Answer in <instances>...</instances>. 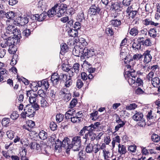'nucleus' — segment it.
Here are the masks:
<instances>
[{
  "label": "nucleus",
  "mask_w": 160,
  "mask_h": 160,
  "mask_svg": "<svg viewBox=\"0 0 160 160\" xmlns=\"http://www.w3.org/2000/svg\"><path fill=\"white\" fill-rule=\"evenodd\" d=\"M29 146L31 149L38 150L41 148L40 145L36 142H31L29 144Z\"/></svg>",
  "instance_id": "obj_20"
},
{
  "label": "nucleus",
  "mask_w": 160,
  "mask_h": 160,
  "mask_svg": "<svg viewBox=\"0 0 160 160\" xmlns=\"http://www.w3.org/2000/svg\"><path fill=\"white\" fill-rule=\"evenodd\" d=\"M70 142V140L69 138L68 137L65 138L62 142V147L67 149L69 148L68 145H69Z\"/></svg>",
  "instance_id": "obj_19"
},
{
  "label": "nucleus",
  "mask_w": 160,
  "mask_h": 160,
  "mask_svg": "<svg viewBox=\"0 0 160 160\" xmlns=\"http://www.w3.org/2000/svg\"><path fill=\"white\" fill-rule=\"evenodd\" d=\"M126 12L128 13L129 18H131L133 19L135 17L138 12L137 10H133L131 7H128L126 10Z\"/></svg>",
  "instance_id": "obj_14"
},
{
  "label": "nucleus",
  "mask_w": 160,
  "mask_h": 160,
  "mask_svg": "<svg viewBox=\"0 0 160 160\" xmlns=\"http://www.w3.org/2000/svg\"><path fill=\"white\" fill-rule=\"evenodd\" d=\"M92 147L93 152L95 153H97L100 150V145L98 144H95L92 146Z\"/></svg>",
  "instance_id": "obj_48"
},
{
  "label": "nucleus",
  "mask_w": 160,
  "mask_h": 160,
  "mask_svg": "<svg viewBox=\"0 0 160 160\" xmlns=\"http://www.w3.org/2000/svg\"><path fill=\"white\" fill-rule=\"evenodd\" d=\"M38 87H42L46 90L49 88L50 85L48 81L46 79L38 81Z\"/></svg>",
  "instance_id": "obj_13"
},
{
  "label": "nucleus",
  "mask_w": 160,
  "mask_h": 160,
  "mask_svg": "<svg viewBox=\"0 0 160 160\" xmlns=\"http://www.w3.org/2000/svg\"><path fill=\"white\" fill-rule=\"evenodd\" d=\"M83 120V118L82 117H78L75 116L72 117L71 118V121L73 123H78L81 122Z\"/></svg>",
  "instance_id": "obj_34"
},
{
  "label": "nucleus",
  "mask_w": 160,
  "mask_h": 160,
  "mask_svg": "<svg viewBox=\"0 0 160 160\" xmlns=\"http://www.w3.org/2000/svg\"><path fill=\"white\" fill-rule=\"evenodd\" d=\"M152 43L150 40L147 38L145 40H144V46L148 47L152 46Z\"/></svg>",
  "instance_id": "obj_58"
},
{
  "label": "nucleus",
  "mask_w": 160,
  "mask_h": 160,
  "mask_svg": "<svg viewBox=\"0 0 160 160\" xmlns=\"http://www.w3.org/2000/svg\"><path fill=\"white\" fill-rule=\"evenodd\" d=\"M49 127L52 130L54 131L57 129L58 126L55 122L52 121L50 123Z\"/></svg>",
  "instance_id": "obj_43"
},
{
  "label": "nucleus",
  "mask_w": 160,
  "mask_h": 160,
  "mask_svg": "<svg viewBox=\"0 0 160 160\" xmlns=\"http://www.w3.org/2000/svg\"><path fill=\"white\" fill-rule=\"evenodd\" d=\"M137 148L136 146L132 145L128 146V150L131 152H134L136 151Z\"/></svg>",
  "instance_id": "obj_60"
},
{
  "label": "nucleus",
  "mask_w": 160,
  "mask_h": 160,
  "mask_svg": "<svg viewBox=\"0 0 160 160\" xmlns=\"http://www.w3.org/2000/svg\"><path fill=\"white\" fill-rule=\"evenodd\" d=\"M101 124L100 122H96L94 123H92L89 126H85L82 128H83V130H89L88 134L91 135L95 130L98 128Z\"/></svg>",
  "instance_id": "obj_7"
},
{
  "label": "nucleus",
  "mask_w": 160,
  "mask_h": 160,
  "mask_svg": "<svg viewBox=\"0 0 160 160\" xmlns=\"http://www.w3.org/2000/svg\"><path fill=\"white\" fill-rule=\"evenodd\" d=\"M78 41H79V48L82 50L83 49V47H86L88 44V42L86 41L85 39L82 37H79Z\"/></svg>",
  "instance_id": "obj_15"
},
{
  "label": "nucleus",
  "mask_w": 160,
  "mask_h": 160,
  "mask_svg": "<svg viewBox=\"0 0 160 160\" xmlns=\"http://www.w3.org/2000/svg\"><path fill=\"white\" fill-rule=\"evenodd\" d=\"M129 55L127 56L124 58V62L125 64H132L133 61V59L130 57Z\"/></svg>",
  "instance_id": "obj_44"
},
{
  "label": "nucleus",
  "mask_w": 160,
  "mask_h": 160,
  "mask_svg": "<svg viewBox=\"0 0 160 160\" xmlns=\"http://www.w3.org/2000/svg\"><path fill=\"white\" fill-rule=\"evenodd\" d=\"M98 112L97 111H95L94 112H93L90 114V118H92V120L95 121L98 119V118L96 117L98 114Z\"/></svg>",
  "instance_id": "obj_51"
},
{
  "label": "nucleus",
  "mask_w": 160,
  "mask_h": 160,
  "mask_svg": "<svg viewBox=\"0 0 160 160\" xmlns=\"http://www.w3.org/2000/svg\"><path fill=\"white\" fill-rule=\"evenodd\" d=\"M31 105L28 104L25 107L24 111H26V114H27V116L29 118H32L34 116L36 112L31 107Z\"/></svg>",
  "instance_id": "obj_11"
},
{
  "label": "nucleus",
  "mask_w": 160,
  "mask_h": 160,
  "mask_svg": "<svg viewBox=\"0 0 160 160\" xmlns=\"http://www.w3.org/2000/svg\"><path fill=\"white\" fill-rule=\"evenodd\" d=\"M101 9V5L93 4L91 5L89 9L90 14L95 15L99 14Z\"/></svg>",
  "instance_id": "obj_8"
},
{
  "label": "nucleus",
  "mask_w": 160,
  "mask_h": 160,
  "mask_svg": "<svg viewBox=\"0 0 160 160\" xmlns=\"http://www.w3.org/2000/svg\"><path fill=\"white\" fill-rule=\"evenodd\" d=\"M15 29L14 26L12 25L8 26L6 29V34L9 35L10 34H12V32L15 30Z\"/></svg>",
  "instance_id": "obj_31"
},
{
  "label": "nucleus",
  "mask_w": 160,
  "mask_h": 160,
  "mask_svg": "<svg viewBox=\"0 0 160 160\" xmlns=\"http://www.w3.org/2000/svg\"><path fill=\"white\" fill-rule=\"evenodd\" d=\"M56 6L57 10H58V9L56 14L58 17H60L64 15H67L66 14H68V10L67 9V7L66 4H58Z\"/></svg>",
  "instance_id": "obj_5"
},
{
  "label": "nucleus",
  "mask_w": 160,
  "mask_h": 160,
  "mask_svg": "<svg viewBox=\"0 0 160 160\" xmlns=\"http://www.w3.org/2000/svg\"><path fill=\"white\" fill-rule=\"evenodd\" d=\"M76 83V86L79 89L81 88L83 85V83L81 79H78Z\"/></svg>",
  "instance_id": "obj_64"
},
{
  "label": "nucleus",
  "mask_w": 160,
  "mask_h": 160,
  "mask_svg": "<svg viewBox=\"0 0 160 160\" xmlns=\"http://www.w3.org/2000/svg\"><path fill=\"white\" fill-rule=\"evenodd\" d=\"M10 123V119L8 118H4L2 119V123L3 126L7 127Z\"/></svg>",
  "instance_id": "obj_39"
},
{
  "label": "nucleus",
  "mask_w": 160,
  "mask_h": 160,
  "mask_svg": "<svg viewBox=\"0 0 160 160\" xmlns=\"http://www.w3.org/2000/svg\"><path fill=\"white\" fill-rule=\"evenodd\" d=\"M142 113L137 112L132 116V119L136 121H138V125L140 127H144L146 125L144 118H143Z\"/></svg>",
  "instance_id": "obj_4"
},
{
  "label": "nucleus",
  "mask_w": 160,
  "mask_h": 160,
  "mask_svg": "<svg viewBox=\"0 0 160 160\" xmlns=\"http://www.w3.org/2000/svg\"><path fill=\"white\" fill-rule=\"evenodd\" d=\"M143 55L137 53L134 55L132 59L133 60H138L142 58Z\"/></svg>",
  "instance_id": "obj_62"
},
{
  "label": "nucleus",
  "mask_w": 160,
  "mask_h": 160,
  "mask_svg": "<svg viewBox=\"0 0 160 160\" xmlns=\"http://www.w3.org/2000/svg\"><path fill=\"white\" fill-rule=\"evenodd\" d=\"M144 38L143 37H139L136 40L140 44V46L142 45L144 46Z\"/></svg>",
  "instance_id": "obj_63"
},
{
  "label": "nucleus",
  "mask_w": 160,
  "mask_h": 160,
  "mask_svg": "<svg viewBox=\"0 0 160 160\" xmlns=\"http://www.w3.org/2000/svg\"><path fill=\"white\" fill-rule=\"evenodd\" d=\"M20 156L21 157V160H28L26 156L27 155V150L25 148L23 149L21 152L19 153Z\"/></svg>",
  "instance_id": "obj_29"
},
{
  "label": "nucleus",
  "mask_w": 160,
  "mask_h": 160,
  "mask_svg": "<svg viewBox=\"0 0 160 160\" xmlns=\"http://www.w3.org/2000/svg\"><path fill=\"white\" fill-rule=\"evenodd\" d=\"M15 43V39L11 37L8 38V40H1L0 43L2 48H7L11 43Z\"/></svg>",
  "instance_id": "obj_9"
},
{
  "label": "nucleus",
  "mask_w": 160,
  "mask_h": 160,
  "mask_svg": "<svg viewBox=\"0 0 160 160\" xmlns=\"http://www.w3.org/2000/svg\"><path fill=\"white\" fill-rule=\"evenodd\" d=\"M80 68V65L78 63H75L73 66L72 70H73L77 74L79 72Z\"/></svg>",
  "instance_id": "obj_38"
},
{
  "label": "nucleus",
  "mask_w": 160,
  "mask_h": 160,
  "mask_svg": "<svg viewBox=\"0 0 160 160\" xmlns=\"http://www.w3.org/2000/svg\"><path fill=\"white\" fill-rule=\"evenodd\" d=\"M55 145V147L56 150L60 149L62 148V142L60 141L58 139L56 140L54 144Z\"/></svg>",
  "instance_id": "obj_45"
},
{
  "label": "nucleus",
  "mask_w": 160,
  "mask_h": 160,
  "mask_svg": "<svg viewBox=\"0 0 160 160\" xmlns=\"http://www.w3.org/2000/svg\"><path fill=\"white\" fill-rule=\"evenodd\" d=\"M135 70L133 69H131L130 71H128L124 72V77L126 79H127V78H128L129 77V74L132 73H135Z\"/></svg>",
  "instance_id": "obj_55"
},
{
  "label": "nucleus",
  "mask_w": 160,
  "mask_h": 160,
  "mask_svg": "<svg viewBox=\"0 0 160 160\" xmlns=\"http://www.w3.org/2000/svg\"><path fill=\"white\" fill-rule=\"evenodd\" d=\"M111 10V16L112 18H116L119 15V13L118 12V11L112 10Z\"/></svg>",
  "instance_id": "obj_61"
},
{
  "label": "nucleus",
  "mask_w": 160,
  "mask_h": 160,
  "mask_svg": "<svg viewBox=\"0 0 160 160\" xmlns=\"http://www.w3.org/2000/svg\"><path fill=\"white\" fill-rule=\"evenodd\" d=\"M132 48L135 50H139L141 48V47L138 42L135 41L133 43L132 45Z\"/></svg>",
  "instance_id": "obj_37"
},
{
  "label": "nucleus",
  "mask_w": 160,
  "mask_h": 160,
  "mask_svg": "<svg viewBox=\"0 0 160 160\" xmlns=\"http://www.w3.org/2000/svg\"><path fill=\"white\" fill-rule=\"evenodd\" d=\"M150 51L148 50H147L144 52L142 55L144 57L143 62L147 64L150 62L152 59V56L150 53Z\"/></svg>",
  "instance_id": "obj_12"
},
{
  "label": "nucleus",
  "mask_w": 160,
  "mask_h": 160,
  "mask_svg": "<svg viewBox=\"0 0 160 160\" xmlns=\"http://www.w3.org/2000/svg\"><path fill=\"white\" fill-rule=\"evenodd\" d=\"M48 105V103L44 98H42L41 100V106L43 108H45Z\"/></svg>",
  "instance_id": "obj_50"
},
{
  "label": "nucleus",
  "mask_w": 160,
  "mask_h": 160,
  "mask_svg": "<svg viewBox=\"0 0 160 160\" xmlns=\"http://www.w3.org/2000/svg\"><path fill=\"white\" fill-rule=\"evenodd\" d=\"M85 19L84 12L82 10H81L78 13L77 19L79 22H82L83 20H84Z\"/></svg>",
  "instance_id": "obj_27"
},
{
  "label": "nucleus",
  "mask_w": 160,
  "mask_h": 160,
  "mask_svg": "<svg viewBox=\"0 0 160 160\" xmlns=\"http://www.w3.org/2000/svg\"><path fill=\"white\" fill-rule=\"evenodd\" d=\"M137 107V105L135 103H132L130 104L129 105L126 106V109L127 110H131L134 109Z\"/></svg>",
  "instance_id": "obj_47"
},
{
  "label": "nucleus",
  "mask_w": 160,
  "mask_h": 160,
  "mask_svg": "<svg viewBox=\"0 0 160 160\" xmlns=\"http://www.w3.org/2000/svg\"><path fill=\"white\" fill-rule=\"evenodd\" d=\"M121 4V2H116L112 3L111 5L110 10L118 11H121L120 8Z\"/></svg>",
  "instance_id": "obj_17"
},
{
  "label": "nucleus",
  "mask_w": 160,
  "mask_h": 160,
  "mask_svg": "<svg viewBox=\"0 0 160 160\" xmlns=\"http://www.w3.org/2000/svg\"><path fill=\"white\" fill-rule=\"evenodd\" d=\"M118 152L121 155L125 154L127 152L126 147L123 145L119 144Z\"/></svg>",
  "instance_id": "obj_22"
},
{
  "label": "nucleus",
  "mask_w": 160,
  "mask_h": 160,
  "mask_svg": "<svg viewBox=\"0 0 160 160\" xmlns=\"http://www.w3.org/2000/svg\"><path fill=\"white\" fill-rule=\"evenodd\" d=\"M19 117V114L16 111L13 112L10 115L11 118L13 120H16Z\"/></svg>",
  "instance_id": "obj_49"
},
{
  "label": "nucleus",
  "mask_w": 160,
  "mask_h": 160,
  "mask_svg": "<svg viewBox=\"0 0 160 160\" xmlns=\"http://www.w3.org/2000/svg\"><path fill=\"white\" fill-rule=\"evenodd\" d=\"M110 23L111 25L114 27H118L121 25V22L119 19H115L111 20Z\"/></svg>",
  "instance_id": "obj_25"
},
{
  "label": "nucleus",
  "mask_w": 160,
  "mask_h": 160,
  "mask_svg": "<svg viewBox=\"0 0 160 160\" xmlns=\"http://www.w3.org/2000/svg\"><path fill=\"white\" fill-rule=\"evenodd\" d=\"M12 34L14 36L12 38L15 39V41L17 40V42H18V39H20L21 38V32L18 29L15 28V30H14V31L12 32Z\"/></svg>",
  "instance_id": "obj_16"
},
{
  "label": "nucleus",
  "mask_w": 160,
  "mask_h": 160,
  "mask_svg": "<svg viewBox=\"0 0 160 160\" xmlns=\"http://www.w3.org/2000/svg\"><path fill=\"white\" fill-rule=\"evenodd\" d=\"M151 139L154 142H158L160 141V137L158 135L154 133L152 135Z\"/></svg>",
  "instance_id": "obj_36"
},
{
  "label": "nucleus",
  "mask_w": 160,
  "mask_h": 160,
  "mask_svg": "<svg viewBox=\"0 0 160 160\" xmlns=\"http://www.w3.org/2000/svg\"><path fill=\"white\" fill-rule=\"evenodd\" d=\"M148 30L146 29H144L141 30L140 32H139V35L141 36L140 37H145L147 35Z\"/></svg>",
  "instance_id": "obj_53"
},
{
  "label": "nucleus",
  "mask_w": 160,
  "mask_h": 160,
  "mask_svg": "<svg viewBox=\"0 0 160 160\" xmlns=\"http://www.w3.org/2000/svg\"><path fill=\"white\" fill-rule=\"evenodd\" d=\"M14 13L13 12H9L6 13V17L8 19H11L14 17Z\"/></svg>",
  "instance_id": "obj_54"
},
{
  "label": "nucleus",
  "mask_w": 160,
  "mask_h": 160,
  "mask_svg": "<svg viewBox=\"0 0 160 160\" xmlns=\"http://www.w3.org/2000/svg\"><path fill=\"white\" fill-rule=\"evenodd\" d=\"M68 76L66 74L61 73L58 75L57 73H54L51 76V80L53 85H56L58 84L59 81L60 83L64 82L68 78Z\"/></svg>",
  "instance_id": "obj_2"
},
{
  "label": "nucleus",
  "mask_w": 160,
  "mask_h": 160,
  "mask_svg": "<svg viewBox=\"0 0 160 160\" xmlns=\"http://www.w3.org/2000/svg\"><path fill=\"white\" fill-rule=\"evenodd\" d=\"M78 157L80 160H85V155L83 150H81L78 154Z\"/></svg>",
  "instance_id": "obj_56"
},
{
  "label": "nucleus",
  "mask_w": 160,
  "mask_h": 160,
  "mask_svg": "<svg viewBox=\"0 0 160 160\" xmlns=\"http://www.w3.org/2000/svg\"><path fill=\"white\" fill-rule=\"evenodd\" d=\"M65 82L64 85L67 88H69L72 84V80L71 78H68Z\"/></svg>",
  "instance_id": "obj_52"
},
{
  "label": "nucleus",
  "mask_w": 160,
  "mask_h": 160,
  "mask_svg": "<svg viewBox=\"0 0 160 160\" xmlns=\"http://www.w3.org/2000/svg\"><path fill=\"white\" fill-rule=\"evenodd\" d=\"M78 103L77 99L76 98H73L70 104V108H74Z\"/></svg>",
  "instance_id": "obj_57"
},
{
  "label": "nucleus",
  "mask_w": 160,
  "mask_h": 160,
  "mask_svg": "<svg viewBox=\"0 0 160 160\" xmlns=\"http://www.w3.org/2000/svg\"><path fill=\"white\" fill-rule=\"evenodd\" d=\"M47 16V13L43 12L40 14H38L33 15L31 17V19L34 20V22L35 21L42 22L45 19Z\"/></svg>",
  "instance_id": "obj_10"
},
{
  "label": "nucleus",
  "mask_w": 160,
  "mask_h": 160,
  "mask_svg": "<svg viewBox=\"0 0 160 160\" xmlns=\"http://www.w3.org/2000/svg\"><path fill=\"white\" fill-rule=\"evenodd\" d=\"M148 34L151 37L153 38L156 37L157 36L156 28H151L148 32Z\"/></svg>",
  "instance_id": "obj_35"
},
{
  "label": "nucleus",
  "mask_w": 160,
  "mask_h": 160,
  "mask_svg": "<svg viewBox=\"0 0 160 160\" xmlns=\"http://www.w3.org/2000/svg\"><path fill=\"white\" fill-rule=\"evenodd\" d=\"M62 69L64 71L68 72L69 74V77L71 78V77L74 76L75 75V74L76 73V72H75L73 70H72V68H71L69 69L66 68H65L63 66L62 67Z\"/></svg>",
  "instance_id": "obj_24"
},
{
  "label": "nucleus",
  "mask_w": 160,
  "mask_h": 160,
  "mask_svg": "<svg viewBox=\"0 0 160 160\" xmlns=\"http://www.w3.org/2000/svg\"><path fill=\"white\" fill-rule=\"evenodd\" d=\"M83 130V128H82L79 133V134L80 136H83L84 135V134H85V135L83 137V138L86 139V142L87 140H89V138H90V140L92 141H94L95 139H96V137L95 136L96 135V134L94 133L93 132V133L91 134V135H89V134H88L89 130Z\"/></svg>",
  "instance_id": "obj_6"
},
{
  "label": "nucleus",
  "mask_w": 160,
  "mask_h": 160,
  "mask_svg": "<svg viewBox=\"0 0 160 160\" xmlns=\"http://www.w3.org/2000/svg\"><path fill=\"white\" fill-rule=\"evenodd\" d=\"M14 133L11 130L8 131L6 132L8 137L11 140L14 137Z\"/></svg>",
  "instance_id": "obj_46"
},
{
  "label": "nucleus",
  "mask_w": 160,
  "mask_h": 160,
  "mask_svg": "<svg viewBox=\"0 0 160 160\" xmlns=\"http://www.w3.org/2000/svg\"><path fill=\"white\" fill-rule=\"evenodd\" d=\"M47 137V133L44 131L42 130L39 132L38 135L39 138L44 140L46 139Z\"/></svg>",
  "instance_id": "obj_30"
},
{
  "label": "nucleus",
  "mask_w": 160,
  "mask_h": 160,
  "mask_svg": "<svg viewBox=\"0 0 160 160\" xmlns=\"http://www.w3.org/2000/svg\"><path fill=\"white\" fill-rule=\"evenodd\" d=\"M64 118V115L61 113L57 114L56 117V120L58 122H62Z\"/></svg>",
  "instance_id": "obj_41"
},
{
  "label": "nucleus",
  "mask_w": 160,
  "mask_h": 160,
  "mask_svg": "<svg viewBox=\"0 0 160 160\" xmlns=\"http://www.w3.org/2000/svg\"><path fill=\"white\" fill-rule=\"evenodd\" d=\"M68 50V47L66 43H62L61 45L60 53L62 54L65 53Z\"/></svg>",
  "instance_id": "obj_33"
},
{
  "label": "nucleus",
  "mask_w": 160,
  "mask_h": 160,
  "mask_svg": "<svg viewBox=\"0 0 160 160\" xmlns=\"http://www.w3.org/2000/svg\"><path fill=\"white\" fill-rule=\"evenodd\" d=\"M139 31L137 27H134L131 29L129 31V33L131 35L135 36L138 35Z\"/></svg>",
  "instance_id": "obj_32"
},
{
  "label": "nucleus",
  "mask_w": 160,
  "mask_h": 160,
  "mask_svg": "<svg viewBox=\"0 0 160 160\" xmlns=\"http://www.w3.org/2000/svg\"><path fill=\"white\" fill-rule=\"evenodd\" d=\"M68 148L66 150V152L68 153L70 149H72L74 151H79L81 148V137L79 136H76L73 137L72 142L68 145Z\"/></svg>",
  "instance_id": "obj_1"
},
{
  "label": "nucleus",
  "mask_w": 160,
  "mask_h": 160,
  "mask_svg": "<svg viewBox=\"0 0 160 160\" xmlns=\"http://www.w3.org/2000/svg\"><path fill=\"white\" fill-rule=\"evenodd\" d=\"M92 145L91 143L87 144L85 150L88 153H91L93 152Z\"/></svg>",
  "instance_id": "obj_40"
},
{
  "label": "nucleus",
  "mask_w": 160,
  "mask_h": 160,
  "mask_svg": "<svg viewBox=\"0 0 160 160\" xmlns=\"http://www.w3.org/2000/svg\"><path fill=\"white\" fill-rule=\"evenodd\" d=\"M31 30L29 29H26L22 32V35L26 37H28L31 34Z\"/></svg>",
  "instance_id": "obj_59"
},
{
  "label": "nucleus",
  "mask_w": 160,
  "mask_h": 160,
  "mask_svg": "<svg viewBox=\"0 0 160 160\" xmlns=\"http://www.w3.org/2000/svg\"><path fill=\"white\" fill-rule=\"evenodd\" d=\"M56 6L55 5L54 7H52L51 9L48 11L47 13V15L49 17H52L54 16V15H56Z\"/></svg>",
  "instance_id": "obj_21"
},
{
  "label": "nucleus",
  "mask_w": 160,
  "mask_h": 160,
  "mask_svg": "<svg viewBox=\"0 0 160 160\" xmlns=\"http://www.w3.org/2000/svg\"><path fill=\"white\" fill-rule=\"evenodd\" d=\"M160 83V79L158 77H156L152 79V83L154 87H158Z\"/></svg>",
  "instance_id": "obj_28"
},
{
  "label": "nucleus",
  "mask_w": 160,
  "mask_h": 160,
  "mask_svg": "<svg viewBox=\"0 0 160 160\" xmlns=\"http://www.w3.org/2000/svg\"><path fill=\"white\" fill-rule=\"evenodd\" d=\"M68 34L72 37H75L78 36V32L77 30L75 29H71L68 31Z\"/></svg>",
  "instance_id": "obj_26"
},
{
  "label": "nucleus",
  "mask_w": 160,
  "mask_h": 160,
  "mask_svg": "<svg viewBox=\"0 0 160 160\" xmlns=\"http://www.w3.org/2000/svg\"><path fill=\"white\" fill-rule=\"evenodd\" d=\"M15 43H11L9 46V48L8 49V52L11 54H14L16 53L17 50L15 47Z\"/></svg>",
  "instance_id": "obj_23"
},
{
  "label": "nucleus",
  "mask_w": 160,
  "mask_h": 160,
  "mask_svg": "<svg viewBox=\"0 0 160 160\" xmlns=\"http://www.w3.org/2000/svg\"><path fill=\"white\" fill-rule=\"evenodd\" d=\"M26 95L29 98L37 97L38 95L36 93H34L33 91L31 90L27 91Z\"/></svg>",
  "instance_id": "obj_42"
},
{
  "label": "nucleus",
  "mask_w": 160,
  "mask_h": 160,
  "mask_svg": "<svg viewBox=\"0 0 160 160\" xmlns=\"http://www.w3.org/2000/svg\"><path fill=\"white\" fill-rule=\"evenodd\" d=\"M29 22L28 18L27 17H19L18 19V23L21 26H24Z\"/></svg>",
  "instance_id": "obj_18"
},
{
  "label": "nucleus",
  "mask_w": 160,
  "mask_h": 160,
  "mask_svg": "<svg viewBox=\"0 0 160 160\" xmlns=\"http://www.w3.org/2000/svg\"><path fill=\"white\" fill-rule=\"evenodd\" d=\"M79 55L81 56L82 58L86 59L95 56V52L94 49H88L85 47L83 49L79 51Z\"/></svg>",
  "instance_id": "obj_3"
}]
</instances>
